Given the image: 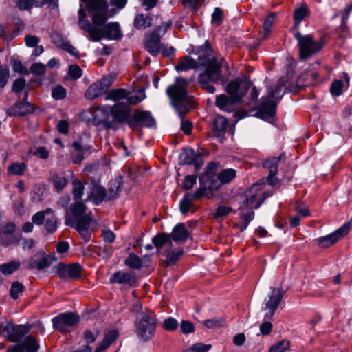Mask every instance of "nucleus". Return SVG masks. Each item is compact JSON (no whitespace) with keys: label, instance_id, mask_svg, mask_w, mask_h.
Wrapping results in <instances>:
<instances>
[{"label":"nucleus","instance_id":"31","mask_svg":"<svg viewBox=\"0 0 352 352\" xmlns=\"http://www.w3.org/2000/svg\"><path fill=\"white\" fill-rule=\"evenodd\" d=\"M10 111L12 116H22L31 112L32 107L28 102H21L14 104Z\"/></svg>","mask_w":352,"mask_h":352},{"label":"nucleus","instance_id":"11","mask_svg":"<svg viewBox=\"0 0 352 352\" xmlns=\"http://www.w3.org/2000/svg\"><path fill=\"white\" fill-rule=\"evenodd\" d=\"M294 36L298 41L300 58L303 60L318 52L324 46L322 38L315 41L312 36L302 35L299 32H296Z\"/></svg>","mask_w":352,"mask_h":352},{"label":"nucleus","instance_id":"63","mask_svg":"<svg viewBox=\"0 0 352 352\" xmlns=\"http://www.w3.org/2000/svg\"><path fill=\"white\" fill-rule=\"evenodd\" d=\"M225 18L224 12L220 8H215L212 14V20L213 22L223 21Z\"/></svg>","mask_w":352,"mask_h":352},{"label":"nucleus","instance_id":"42","mask_svg":"<svg viewBox=\"0 0 352 352\" xmlns=\"http://www.w3.org/2000/svg\"><path fill=\"white\" fill-rule=\"evenodd\" d=\"M47 5V8L52 11V14L56 16L59 14L58 0H43L42 1H36V7H41L43 5Z\"/></svg>","mask_w":352,"mask_h":352},{"label":"nucleus","instance_id":"62","mask_svg":"<svg viewBox=\"0 0 352 352\" xmlns=\"http://www.w3.org/2000/svg\"><path fill=\"white\" fill-rule=\"evenodd\" d=\"M196 175H187L184 179L183 186L186 190H190L192 188L193 186L196 184Z\"/></svg>","mask_w":352,"mask_h":352},{"label":"nucleus","instance_id":"60","mask_svg":"<svg viewBox=\"0 0 352 352\" xmlns=\"http://www.w3.org/2000/svg\"><path fill=\"white\" fill-rule=\"evenodd\" d=\"M232 209L231 207L220 206L217 208L214 213V217L217 218L226 217L232 212Z\"/></svg>","mask_w":352,"mask_h":352},{"label":"nucleus","instance_id":"40","mask_svg":"<svg viewBox=\"0 0 352 352\" xmlns=\"http://www.w3.org/2000/svg\"><path fill=\"white\" fill-rule=\"evenodd\" d=\"M19 266L20 263L17 261L13 260L9 263L1 264L0 272L5 275H9L16 271Z\"/></svg>","mask_w":352,"mask_h":352},{"label":"nucleus","instance_id":"50","mask_svg":"<svg viewBox=\"0 0 352 352\" xmlns=\"http://www.w3.org/2000/svg\"><path fill=\"white\" fill-rule=\"evenodd\" d=\"M120 190V184L117 181H113L110 184V186L107 191V200L114 199L117 197L118 193Z\"/></svg>","mask_w":352,"mask_h":352},{"label":"nucleus","instance_id":"34","mask_svg":"<svg viewBox=\"0 0 352 352\" xmlns=\"http://www.w3.org/2000/svg\"><path fill=\"white\" fill-rule=\"evenodd\" d=\"M219 164L214 162L209 163L206 168L204 175H200L199 177H205L207 182L210 183L212 179H217L216 173L217 171Z\"/></svg>","mask_w":352,"mask_h":352},{"label":"nucleus","instance_id":"51","mask_svg":"<svg viewBox=\"0 0 352 352\" xmlns=\"http://www.w3.org/2000/svg\"><path fill=\"white\" fill-rule=\"evenodd\" d=\"M210 344H205L204 343H196L190 348L184 350L183 352H207L211 349Z\"/></svg>","mask_w":352,"mask_h":352},{"label":"nucleus","instance_id":"39","mask_svg":"<svg viewBox=\"0 0 352 352\" xmlns=\"http://www.w3.org/2000/svg\"><path fill=\"white\" fill-rule=\"evenodd\" d=\"M72 195L74 199L76 201L81 200L85 189L83 184L78 179H74L72 182Z\"/></svg>","mask_w":352,"mask_h":352},{"label":"nucleus","instance_id":"2","mask_svg":"<svg viewBox=\"0 0 352 352\" xmlns=\"http://www.w3.org/2000/svg\"><path fill=\"white\" fill-rule=\"evenodd\" d=\"M87 209L83 202L76 201L67 210L65 219V224L76 229L86 242L90 239L94 221L92 213H86Z\"/></svg>","mask_w":352,"mask_h":352},{"label":"nucleus","instance_id":"8","mask_svg":"<svg viewBox=\"0 0 352 352\" xmlns=\"http://www.w3.org/2000/svg\"><path fill=\"white\" fill-rule=\"evenodd\" d=\"M135 333L138 340L142 342L151 340L155 332L157 320L155 314L146 309L139 314L135 319Z\"/></svg>","mask_w":352,"mask_h":352},{"label":"nucleus","instance_id":"48","mask_svg":"<svg viewBox=\"0 0 352 352\" xmlns=\"http://www.w3.org/2000/svg\"><path fill=\"white\" fill-rule=\"evenodd\" d=\"M54 187L57 191L62 190L67 184V180L65 177L55 175L52 179Z\"/></svg>","mask_w":352,"mask_h":352},{"label":"nucleus","instance_id":"32","mask_svg":"<svg viewBox=\"0 0 352 352\" xmlns=\"http://www.w3.org/2000/svg\"><path fill=\"white\" fill-rule=\"evenodd\" d=\"M200 187L195 191V192L192 195L191 198L192 199H199L201 197L207 190L213 191L216 190V189L210 188L212 183L207 182L205 177H199Z\"/></svg>","mask_w":352,"mask_h":352},{"label":"nucleus","instance_id":"10","mask_svg":"<svg viewBox=\"0 0 352 352\" xmlns=\"http://www.w3.org/2000/svg\"><path fill=\"white\" fill-rule=\"evenodd\" d=\"M283 85H276L274 89L271 90L266 98H263L257 111L258 117L263 120L270 122L276 113V98L282 96Z\"/></svg>","mask_w":352,"mask_h":352},{"label":"nucleus","instance_id":"19","mask_svg":"<svg viewBox=\"0 0 352 352\" xmlns=\"http://www.w3.org/2000/svg\"><path fill=\"white\" fill-rule=\"evenodd\" d=\"M56 274L62 278H77L80 277L82 267L78 263L65 265L59 263L55 267Z\"/></svg>","mask_w":352,"mask_h":352},{"label":"nucleus","instance_id":"47","mask_svg":"<svg viewBox=\"0 0 352 352\" xmlns=\"http://www.w3.org/2000/svg\"><path fill=\"white\" fill-rule=\"evenodd\" d=\"M24 290V286L22 283L15 281L12 283L10 290V294L13 299H17L19 294L23 293Z\"/></svg>","mask_w":352,"mask_h":352},{"label":"nucleus","instance_id":"57","mask_svg":"<svg viewBox=\"0 0 352 352\" xmlns=\"http://www.w3.org/2000/svg\"><path fill=\"white\" fill-rule=\"evenodd\" d=\"M178 322L173 318H168L163 322V327L167 331H174L178 327Z\"/></svg>","mask_w":352,"mask_h":352},{"label":"nucleus","instance_id":"61","mask_svg":"<svg viewBox=\"0 0 352 352\" xmlns=\"http://www.w3.org/2000/svg\"><path fill=\"white\" fill-rule=\"evenodd\" d=\"M181 331L184 334L192 333L195 330L194 324L188 320H182L180 325Z\"/></svg>","mask_w":352,"mask_h":352},{"label":"nucleus","instance_id":"53","mask_svg":"<svg viewBox=\"0 0 352 352\" xmlns=\"http://www.w3.org/2000/svg\"><path fill=\"white\" fill-rule=\"evenodd\" d=\"M289 347V342L285 340H281L272 345L270 348V352H284Z\"/></svg>","mask_w":352,"mask_h":352},{"label":"nucleus","instance_id":"7","mask_svg":"<svg viewBox=\"0 0 352 352\" xmlns=\"http://www.w3.org/2000/svg\"><path fill=\"white\" fill-rule=\"evenodd\" d=\"M200 64L205 70L199 74V81L202 87L208 93L214 94L215 87L210 83L218 82L221 78V63L215 58H200Z\"/></svg>","mask_w":352,"mask_h":352},{"label":"nucleus","instance_id":"41","mask_svg":"<svg viewBox=\"0 0 352 352\" xmlns=\"http://www.w3.org/2000/svg\"><path fill=\"white\" fill-rule=\"evenodd\" d=\"M146 98V94L144 90L139 89L133 95H129V92L127 93L126 100L129 104L135 105L139 102H142Z\"/></svg>","mask_w":352,"mask_h":352},{"label":"nucleus","instance_id":"44","mask_svg":"<svg viewBox=\"0 0 352 352\" xmlns=\"http://www.w3.org/2000/svg\"><path fill=\"white\" fill-rule=\"evenodd\" d=\"M124 263L131 268L140 269L142 267V259L135 254H130Z\"/></svg>","mask_w":352,"mask_h":352},{"label":"nucleus","instance_id":"12","mask_svg":"<svg viewBox=\"0 0 352 352\" xmlns=\"http://www.w3.org/2000/svg\"><path fill=\"white\" fill-rule=\"evenodd\" d=\"M156 124L154 118L148 111L135 109L128 120V125L132 130H137L140 126L153 127Z\"/></svg>","mask_w":352,"mask_h":352},{"label":"nucleus","instance_id":"59","mask_svg":"<svg viewBox=\"0 0 352 352\" xmlns=\"http://www.w3.org/2000/svg\"><path fill=\"white\" fill-rule=\"evenodd\" d=\"M9 70L7 68L0 66V89L6 86L9 78Z\"/></svg>","mask_w":352,"mask_h":352},{"label":"nucleus","instance_id":"43","mask_svg":"<svg viewBox=\"0 0 352 352\" xmlns=\"http://www.w3.org/2000/svg\"><path fill=\"white\" fill-rule=\"evenodd\" d=\"M228 127V121L226 118L221 116H217L214 120L213 129L215 131L223 133Z\"/></svg>","mask_w":352,"mask_h":352},{"label":"nucleus","instance_id":"56","mask_svg":"<svg viewBox=\"0 0 352 352\" xmlns=\"http://www.w3.org/2000/svg\"><path fill=\"white\" fill-rule=\"evenodd\" d=\"M343 83L341 80H335L332 82L330 91L333 96H340L342 93Z\"/></svg>","mask_w":352,"mask_h":352},{"label":"nucleus","instance_id":"3","mask_svg":"<svg viewBox=\"0 0 352 352\" xmlns=\"http://www.w3.org/2000/svg\"><path fill=\"white\" fill-rule=\"evenodd\" d=\"M251 82L248 79H235L230 82L226 87V91L229 96L226 94L217 96L216 106L225 112H235L238 104L247 94Z\"/></svg>","mask_w":352,"mask_h":352},{"label":"nucleus","instance_id":"49","mask_svg":"<svg viewBox=\"0 0 352 352\" xmlns=\"http://www.w3.org/2000/svg\"><path fill=\"white\" fill-rule=\"evenodd\" d=\"M192 200L191 195L187 194L184 196L183 199L180 201L179 204V210L182 214H186L188 212L192 206Z\"/></svg>","mask_w":352,"mask_h":352},{"label":"nucleus","instance_id":"18","mask_svg":"<svg viewBox=\"0 0 352 352\" xmlns=\"http://www.w3.org/2000/svg\"><path fill=\"white\" fill-rule=\"evenodd\" d=\"M285 159V154L281 153L278 157H272L263 162V166L269 170L267 182L270 185L275 186L278 183V179L275 177L277 173V168L279 163Z\"/></svg>","mask_w":352,"mask_h":352},{"label":"nucleus","instance_id":"1","mask_svg":"<svg viewBox=\"0 0 352 352\" xmlns=\"http://www.w3.org/2000/svg\"><path fill=\"white\" fill-rule=\"evenodd\" d=\"M117 14L107 0H80L78 22H107Z\"/></svg>","mask_w":352,"mask_h":352},{"label":"nucleus","instance_id":"13","mask_svg":"<svg viewBox=\"0 0 352 352\" xmlns=\"http://www.w3.org/2000/svg\"><path fill=\"white\" fill-rule=\"evenodd\" d=\"M30 330V326L15 325L10 322L1 324L0 326L1 334L7 337L8 339L12 342H19Z\"/></svg>","mask_w":352,"mask_h":352},{"label":"nucleus","instance_id":"45","mask_svg":"<svg viewBox=\"0 0 352 352\" xmlns=\"http://www.w3.org/2000/svg\"><path fill=\"white\" fill-rule=\"evenodd\" d=\"M310 14V11L307 6L304 5L297 8L294 14V18L297 21L306 20Z\"/></svg>","mask_w":352,"mask_h":352},{"label":"nucleus","instance_id":"22","mask_svg":"<svg viewBox=\"0 0 352 352\" xmlns=\"http://www.w3.org/2000/svg\"><path fill=\"white\" fill-rule=\"evenodd\" d=\"M52 42L56 45V47L65 50L72 54V56L78 58V52L71 43L65 39L63 35L58 31H54L51 34Z\"/></svg>","mask_w":352,"mask_h":352},{"label":"nucleus","instance_id":"64","mask_svg":"<svg viewBox=\"0 0 352 352\" xmlns=\"http://www.w3.org/2000/svg\"><path fill=\"white\" fill-rule=\"evenodd\" d=\"M45 228L50 233L56 232L57 229L56 220L54 218L47 219L45 222Z\"/></svg>","mask_w":352,"mask_h":352},{"label":"nucleus","instance_id":"27","mask_svg":"<svg viewBox=\"0 0 352 352\" xmlns=\"http://www.w3.org/2000/svg\"><path fill=\"white\" fill-rule=\"evenodd\" d=\"M111 120L114 122V126L116 122H128L129 116V111L126 107L122 108L119 104L111 107Z\"/></svg>","mask_w":352,"mask_h":352},{"label":"nucleus","instance_id":"36","mask_svg":"<svg viewBox=\"0 0 352 352\" xmlns=\"http://www.w3.org/2000/svg\"><path fill=\"white\" fill-rule=\"evenodd\" d=\"M127 93L128 91L122 88L112 89L107 94L105 100L118 101L124 98L126 99Z\"/></svg>","mask_w":352,"mask_h":352},{"label":"nucleus","instance_id":"25","mask_svg":"<svg viewBox=\"0 0 352 352\" xmlns=\"http://www.w3.org/2000/svg\"><path fill=\"white\" fill-rule=\"evenodd\" d=\"M110 281L113 283L133 286L137 282V277L134 273L119 271L111 276Z\"/></svg>","mask_w":352,"mask_h":352},{"label":"nucleus","instance_id":"46","mask_svg":"<svg viewBox=\"0 0 352 352\" xmlns=\"http://www.w3.org/2000/svg\"><path fill=\"white\" fill-rule=\"evenodd\" d=\"M226 324V320L223 318H213L204 322V325L209 329H214L223 327Z\"/></svg>","mask_w":352,"mask_h":352},{"label":"nucleus","instance_id":"26","mask_svg":"<svg viewBox=\"0 0 352 352\" xmlns=\"http://www.w3.org/2000/svg\"><path fill=\"white\" fill-rule=\"evenodd\" d=\"M152 241L157 248L158 253L162 254L164 250L173 246L172 240L169 234H159L153 238Z\"/></svg>","mask_w":352,"mask_h":352},{"label":"nucleus","instance_id":"33","mask_svg":"<svg viewBox=\"0 0 352 352\" xmlns=\"http://www.w3.org/2000/svg\"><path fill=\"white\" fill-rule=\"evenodd\" d=\"M117 336L118 333L115 330H112L108 332L105 335L102 343L96 349L94 352H102L104 351L116 340Z\"/></svg>","mask_w":352,"mask_h":352},{"label":"nucleus","instance_id":"35","mask_svg":"<svg viewBox=\"0 0 352 352\" xmlns=\"http://www.w3.org/2000/svg\"><path fill=\"white\" fill-rule=\"evenodd\" d=\"M20 344L23 347L25 352H37L39 349L36 339L32 336H27Z\"/></svg>","mask_w":352,"mask_h":352},{"label":"nucleus","instance_id":"4","mask_svg":"<svg viewBox=\"0 0 352 352\" xmlns=\"http://www.w3.org/2000/svg\"><path fill=\"white\" fill-rule=\"evenodd\" d=\"M188 86L186 79L177 78L175 82L166 89V94L180 118L192 108V100L187 91Z\"/></svg>","mask_w":352,"mask_h":352},{"label":"nucleus","instance_id":"15","mask_svg":"<svg viewBox=\"0 0 352 352\" xmlns=\"http://www.w3.org/2000/svg\"><path fill=\"white\" fill-rule=\"evenodd\" d=\"M79 322V316L74 313L60 314L52 319L54 329L61 331L67 332L69 329Z\"/></svg>","mask_w":352,"mask_h":352},{"label":"nucleus","instance_id":"6","mask_svg":"<svg viewBox=\"0 0 352 352\" xmlns=\"http://www.w3.org/2000/svg\"><path fill=\"white\" fill-rule=\"evenodd\" d=\"M170 23H135L139 30L148 29L144 38V45L146 50L153 56H156L161 50V37L166 34L170 28Z\"/></svg>","mask_w":352,"mask_h":352},{"label":"nucleus","instance_id":"16","mask_svg":"<svg viewBox=\"0 0 352 352\" xmlns=\"http://www.w3.org/2000/svg\"><path fill=\"white\" fill-rule=\"evenodd\" d=\"M350 224L345 223L342 227L334 231L333 233L317 239V244L322 248L331 246L340 239L345 236L348 234Z\"/></svg>","mask_w":352,"mask_h":352},{"label":"nucleus","instance_id":"24","mask_svg":"<svg viewBox=\"0 0 352 352\" xmlns=\"http://www.w3.org/2000/svg\"><path fill=\"white\" fill-rule=\"evenodd\" d=\"M236 175V172L233 168H227L221 170L217 175V179L211 181L210 188L217 190L222 184L232 182Z\"/></svg>","mask_w":352,"mask_h":352},{"label":"nucleus","instance_id":"30","mask_svg":"<svg viewBox=\"0 0 352 352\" xmlns=\"http://www.w3.org/2000/svg\"><path fill=\"white\" fill-rule=\"evenodd\" d=\"M171 240L175 242H185L188 239L189 234L184 223H178L176 225L172 232L169 234Z\"/></svg>","mask_w":352,"mask_h":352},{"label":"nucleus","instance_id":"58","mask_svg":"<svg viewBox=\"0 0 352 352\" xmlns=\"http://www.w3.org/2000/svg\"><path fill=\"white\" fill-rule=\"evenodd\" d=\"M52 97L55 100H61L66 96V90L62 86H57L52 89Z\"/></svg>","mask_w":352,"mask_h":352},{"label":"nucleus","instance_id":"54","mask_svg":"<svg viewBox=\"0 0 352 352\" xmlns=\"http://www.w3.org/2000/svg\"><path fill=\"white\" fill-rule=\"evenodd\" d=\"M46 71V66L38 62L34 63L30 67V72L35 76H43L45 74Z\"/></svg>","mask_w":352,"mask_h":352},{"label":"nucleus","instance_id":"20","mask_svg":"<svg viewBox=\"0 0 352 352\" xmlns=\"http://www.w3.org/2000/svg\"><path fill=\"white\" fill-rule=\"evenodd\" d=\"M90 191L85 201H92L96 205L101 204L104 201H108L107 191L98 183L93 181L90 184Z\"/></svg>","mask_w":352,"mask_h":352},{"label":"nucleus","instance_id":"14","mask_svg":"<svg viewBox=\"0 0 352 352\" xmlns=\"http://www.w3.org/2000/svg\"><path fill=\"white\" fill-rule=\"evenodd\" d=\"M270 290V294L265 299L263 308V310L267 311L264 316L265 320L270 319L274 316L284 295L283 291L280 288L271 287Z\"/></svg>","mask_w":352,"mask_h":352},{"label":"nucleus","instance_id":"23","mask_svg":"<svg viewBox=\"0 0 352 352\" xmlns=\"http://www.w3.org/2000/svg\"><path fill=\"white\" fill-rule=\"evenodd\" d=\"M206 52H203L202 54L199 55L198 56V61L193 59L190 56H186L179 60V63L175 65V69L177 71H183V70H188L190 69H194L198 67L199 65L203 66L200 64V58L206 59L207 58H214L212 56L206 54L205 55Z\"/></svg>","mask_w":352,"mask_h":352},{"label":"nucleus","instance_id":"29","mask_svg":"<svg viewBox=\"0 0 352 352\" xmlns=\"http://www.w3.org/2000/svg\"><path fill=\"white\" fill-rule=\"evenodd\" d=\"M107 89L101 81H98L91 85L85 92L87 99L92 100L102 95Z\"/></svg>","mask_w":352,"mask_h":352},{"label":"nucleus","instance_id":"5","mask_svg":"<svg viewBox=\"0 0 352 352\" xmlns=\"http://www.w3.org/2000/svg\"><path fill=\"white\" fill-rule=\"evenodd\" d=\"M266 197L261 192V186L253 185L246 193L245 199L239 207L241 210V222L236 226L241 232L244 231L248 226L250 221L254 219V209L258 208L263 202Z\"/></svg>","mask_w":352,"mask_h":352},{"label":"nucleus","instance_id":"38","mask_svg":"<svg viewBox=\"0 0 352 352\" xmlns=\"http://www.w3.org/2000/svg\"><path fill=\"white\" fill-rule=\"evenodd\" d=\"M27 170V165L24 162H14L8 167V171L10 174L15 175H23Z\"/></svg>","mask_w":352,"mask_h":352},{"label":"nucleus","instance_id":"28","mask_svg":"<svg viewBox=\"0 0 352 352\" xmlns=\"http://www.w3.org/2000/svg\"><path fill=\"white\" fill-rule=\"evenodd\" d=\"M73 151L72 161L74 164H81L85 157L88 155V147H82L81 144L77 141L72 143Z\"/></svg>","mask_w":352,"mask_h":352},{"label":"nucleus","instance_id":"55","mask_svg":"<svg viewBox=\"0 0 352 352\" xmlns=\"http://www.w3.org/2000/svg\"><path fill=\"white\" fill-rule=\"evenodd\" d=\"M68 74L72 80H77L82 75V69L77 65H72L69 67Z\"/></svg>","mask_w":352,"mask_h":352},{"label":"nucleus","instance_id":"37","mask_svg":"<svg viewBox=\"0 0 352 352\" xmlns=\"http://www.w3.org/2000/svg\"><path fill=\"white\" fill-rule=\"evenodd\" d=\"M162 254L170 262H175L183 254V250L181 248L172 249L171 247L164 250Z\"/></svg>","mask_w":352,"mask_h":352},{"label":"nucleus","instance_id":"9","mask_svg":"<svg viewBox=\"0 0 352 352\" xmlns=\"http://www.w3.org/2000/svg\"><path fill=\"white\" fill-rule=\"evenodd\" d=\"M80 28L94 41H98L104 36L113 39L122 36L118 23H80Z\"/></svg>","mask_w":352,"mask_h":352},{"label":"nucleus","instance_id":"21","mask_svg":"<svg viewBox=\"0 0 352 352\" xmlns=\"http://www.w3.org/2000/svg\"><path fill=\"white\" fill-rule=\"evenodd\" d=\"M179 160L184 164H193L197 170H199L204 164L201 156L190 148L184 149L180 154Z\"/></svg>","mask_w":352,"mask_h":352},{"label":"nucleus","instance_id":"52","mask_svg":"<svg viewBox=\"0 0 352 352\" xmlns=\"http://www.w3.org/2000/svg\"><path fill=\"white\" fill-rule=\"evenodd\" d=\"M56 260V257L53 255H47L39 259V270H43L49 267Z\"/></svg>","mask_w":352,"mask_h":352},{"label":"nucleus","instance_id":"17","mask_svg":"<svg viewBox=\"0 0 352 352\" xmlns=\"http://www.w3.org/2000/svg\"><path fill=\"white\" fill-rule=\"evenodd\" d=\"M93 122L96 126L104 125L107 129L114 128V122L111 120V107L95 109L93 112Z\"/></svg>","mask_w":352,"mask_h":352}]
</instances>
